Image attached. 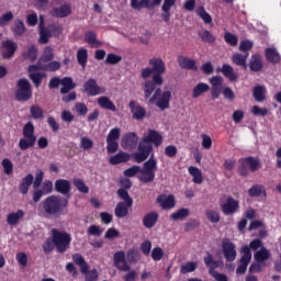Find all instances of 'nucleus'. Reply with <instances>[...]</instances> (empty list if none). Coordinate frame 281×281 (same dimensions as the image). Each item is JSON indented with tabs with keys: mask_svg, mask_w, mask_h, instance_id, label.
<instances>
[{
	"mask_svg": "<svg viewBox=\"0 0 281 281\" xmlns=\"http://www.w3.org/2000/svg\"><path fill=\"white\" fill-rule=\"evenodd\" d=\"M155 170H157V159H155V154H151L149 159L143 164V168L134 165L125 169L123 175L128 178L140 175L138 179L142 183H153L155 181Z\"/></svg>",
	"mask_w": 281,
	"mask_h": 281,
	"instance_id": "nucleus-1",
	"label": "nucleus"
},
{
	"mask_svg": "<svg viewBox=\"0 0 281 281\" xmlns=\"http://www.w3.org/2000/svg\"><path fill=\"white\" fill-rule=\"evenodd\" d=\"M142 258L139 250L131 248L125 252L119 250L113 255V262L119 271H131V265H137Z\"/></svg>",
	"mask_w": 281,
	"mask_h": 281,
	"instance_id": "nucleus-2",
	"label": "nucleus"
},
{
	"mask_svg": "<svg viewBox=\"0 0 281 281\" xmlns=\"http://www.w3.org/2000/svg\"><path fill=\"white\" fill-rule=\"evenodd\" d=\"M42 207L47 216H60L69 207V200L67 198L61 199L58 195H50L42 202Z\"/></svg>",
	"mask_w": 281,
	"mask_h": 281,
	"instance_id": "nucleus-3",
	"label": "nucleus"
},
{
	"mask_svg": "<svg viewBox=\"0 0 281 281\" xmlns=\"http://www.w3.org/2000/svg\"><path fill=\"white\" fill-rule=\"evenodd\" d=\"M262 247V240L254 239L250 241L249 246H243L240 248L241 258L239 259V266L236 269L238 276H245L247 273V267L251 262V249L252 251H258Z\"/></svg>",
	"mask_w": 281,
	"mask_h": 281,
	"instance_id": "nucleus-4",
	"label": "nucleus"
},
{
	"mask_svg": "<svg viewBox=\"0 0 281 281\" xmlns=\"http://www.w3.org/2000/svg\"><path fill=\"white\" fill-rule=\"evenodd\" d=\"M50 234L57 254H65L71 246V235L67 232H60L57 228H53Z\"/></svg>",
	"mask_w": 281,
	"mask_h": 281,
	"instance_id": "nucleus-5",
	"label": "nucleus"
},
{
	"mask_svg": "<svg viewBox=\"0 0 281 281\" xmlns=\"http://www.w3.org/2000/svg\"><path fill=\"white\" fill-rule=\"evenodd\" d=\"M117 196L125 202H119L114 209V214L116 218H124L128 216V207H133V198L128 194L125 189H119L116 191Z\"/></svg>",
	"mask_w": 281,
	"mask_h": 281,
	"instance_id": "nucleus-6",
	"label": "nucleus"
},
{
	"mask_svg": "<svg viewBox=\"0 0 281 281\" xmlns=\"http://www.w3.org/2000/svg\"><path fill=\"white\" fill-rule=\"evenodd\" d=\"M23 136L19 142L20 150H27L29 148H34L36 144V136L34 135V124L29 122L23 127Z\"/></svg>",
	"mask_w": 281,
	"mask_h": 281,
	"instance_id": "nucleus-7",
	"label": "nucleus"
},
{
	"mask_svg": "<svg viewBox=\"0 0 281 281\" xmlns=\"http://www.w3.org/2000/svg\"><path fill=\"white\" fill-rule=\"evenodd\" d=\"M149 65L151 66V70L154 71L151 76V80L161 87L164 85V74H166V63L161 60V58L154 57L149 59Z\"/></svg>",
	"mask_w": 281,
	"mask_h": 281,
	"instance_id": "nucleus-8",
	"label": "nucleus"
},
{
	"mask_svg": "<svg viewBox=\"0 0 281 281\" xmlns=\"http://www.w3.org/2000/svg\"><path fill=\"white\" fill-rule=\"evenodd\" d=\"M151 153L153 144H148L142 138L137 145V151L132 154V158L136 164H144Z\"/></svg>",
	"mask_w": 281,
	"mask_h": 281,
	"instance_id": "nucleus-9",
	"label": "nucleus"
},
{
	"mask_svg": "<svg viewBox=\"0 0 281 281\" xmlns=\"http://www.w3.org/2000/svg\"><path fill=\"white\" fill-rule=\"evenodd\" d=\"M18 90L15 91V100L18 102H27L32 98V85L25 78L18 80Z\"/></svg>",
	"mask_w": 281,
	"mask_h": 281,
	"instance_id": "nucleus-10",
	"label": "nucleus"
},
{
	"mask_svg": "<svg viewBox=\"0 0 281 281\" xmlns=\"http://www.w3.org/2000/svg\"><path fill=\"white\" fill-rule=\"evenodd\" d=\"M172 97V93L170 90L165 91L161 94V88H157L154 92V95L149 99V102H155V100H158L156 102V105L160 111H166V109H170V98Z\"/></svg>",
	"mask_w": 281,
	"mask_h": 281,
	"instance_id": "nucleus-11",
	"label": "nucleus"
},
{
	"mask_svg": "<svg viewBox=\"0 0 281 281\" xmlns=\"http://www.w3.org/2000/svg\"><path fill=\"white\" fill-rule=\"evenodd\" d=\"M222 251L226 262H234L236 260V245L229 239H224L222 243Z\"/></svg>",
	"mask_w": 281,
	"mask_h": 281,
	"instance_id": "nucleus-12",
	"label": "nucleus"
},
{
	"mask_svg": "<svg viewBox=\"0 0 281 281\" xmlns=\"http://www.w3.org/2000/svg\"><path fill=\"white\" fill-rule=\"evenodd\" d=\"M139 144V136L135 132H128L122 137L121 146L124 150H134Z\"/></svg>",
	"mask_w": 281,
	"mask_h": 281,
	"instance_id": "nucleus-13",
	"label": "nucleus"
},
{
	"mask_svg": "<svg viewBox=\"0 0 281 281\" xmlns=\"http://www.w3.org/2000/svg\"><path fill=\"white\" fill-rule=\"evenodd\" d=\"M83 91L87 95L95 97L104 93V88L98 86V80L90 78L83 83Z\"/></svg>",
	"mask_w": 281,
	"mask_h": 281,
	"instance_id": "nucleus-14",
	"label": "nucleus"
},
{
	"mask_svg": "<svg viewBox=\"0 0 281 281\" xmlns=\"http://www.w3.org/2000/svg\"><path fill=\"white\" fill-rule=\"evenodd\" d=\"M221 207L225 216H232V214H236L238 212V210L240 209V203H238V200L228 196L226 199V202L222 204Z\"/></svg>",
	"mask_w": 281,
	"mask_h": 281,
	"instance_id": "nucleus-15",
	"label": "nucleus"
},
{
	"mask_svg": "<svg viewBox=\"0 0 281 281\" xmlns=\"http://www.w3.org/2000/svg\"><path fill=\"white\" fill-rule=\"evenodd\" d=\"M18 48L19 46L16 45V43L12 42L11 40L3 41L1 45L2 58H4L5 60L12 58V56H14V54L16 53Z\"/></svg>",
	"mask_w": 281,
	"mask_h": 281,
	"instance_id": "nucleus-16",
	"label": "nucleus"
},
{
	"mask_svg": "<svg viewBox=\"0 0 281 281\" xmlns=\"http://www.w3.org/2000/svg\"><path fill=\"white\" fill-rule=\"evenodd\" d=\"M142 139L145 140L146 144H154L156 148H158L160 144H164V136L156 130H148L147 135Z\"/></svg>",
	"mask_w": 281,
	"mask_h": 281,
	"instance_id": "nucleus-17",
	"label": "nucleus"
},
{
	"mask_svg": "<svg viewBox=\"0 0 281 281\" xmlns=\"http://www.w3.org/2000/svg\"><path fill=\"white\" fill-rule=\"evenodd\" d=\"M50 16L55 19H67L71 14V4H61L60 7H55L49 12Z\"/></svg>",
	"mask_w": 281,
	"mask_h": 281,
	"instance_id": "nucleus-18",
	"label": "nucleus"
},
{
	"mask_svg": "<svg viewBox=\"0 0 281 281\" xmlns=\"http://www.w3.org/2000/svg\"><path fill=\"white\" fill-rule=\"evenodd\" d=\"M38 69H41V67H38V65L29 66L30 79L32 80V82L36 89H38V87H41V85L43 82V78L45 77V75H43L42 72H34V71H38Z\"/></svg>",
	"mask_w": 281,
	"mask_h": 281,
	"instance_id": "nucleus-19",
	"label": "nucleus"
},
{
	"mask_svg": "<svg viewBox=\"0 0 281 281\" xmlns=\"http://www.w3.org/2000/svg\"><path fill=\"white\" fill-rule=\"evenodd\" d=\"M40 40L38 43L41 45H47L49 43V38H52V34L47 32V27L45 26V16L40 15Z\"/></svg>",
	"mask_w": 281,
	"mask_h": 281,
	"instance_id": "nucleus-20",
	"label": "nucleus"
},
{
	"mask_svg": "<svg viewBox=\"0 0 281 281\" xmlns=\"http://www.w3.org/2000/svg\"><path fill=\"white\" fill-rule=\"evenodd\" d=\"M55 191L58 192V194H63L64 196H69V193L71 192V182L69 180L65 179H58L55 181Z\"/></svg>",
	"mask_w": 281,
	"mask_h": 281,
	"instance_id": "nucleus-21",
	"label": "nucleus"
},
{
	"mask_svg": "<svg viewBox=\"0 0 281 281\" xmlns=\"http://www.w3.org/2000/svg\"><path fill=\"white\" fill-rule=\"evenodd\" d=\"M131 157H133V155L126 151H119L114 156L110 157L109 164H111V166H120V164H126L131 161Z\"/></svg>",
	"mask_w": 281,
	"mask_h": 281,
	"instance_id": "nucleus-22",
	"label": "nucleus"
},
{
	"mask_svg": "<svg viewBox=\"0 0 281 281\" xmlns=\"http://www.w3.org/2000/svg\"><path fill=\"white\" fill-rule=\"evenodd\" d=\"M128 106L131 109L133 120H144L146 117V109L142 108L137 102L132 100L130 101Z\"/></svg>",
	"mask_w": 281,
	"mask_h": 281,
	"instance_id": "nucleus-23",
	"label": "nucleus"
},
{
	"mask_svg": "<svg viewBox=\"0 0 281 281\" xmlns=\"http://www.w3.org/2000/svg\"><path fill=\"white\" fill-rule=\"evenodd\" d=\"M157 221H159V213L150 211L143 217V225L146 229H153L157 225Z\"/></svg>",
	"mask_w": 281,
	"mask_h": 281,
	"instance_id": "nucleus-24",
	"label": "nucleus"
},
{
	"mask_svg": "<svg viewBox=\"0 0 281 281\" xmlns=\"http://www.w3.org/2000/svg\"><path fill=\"white\" fill-rule=\"evenodd\" d=\"M178 64L181 69L199 71V67H196V60L191 59L189 57H186V56L178 57Z\"/></svg>",
	"mask_w": 281,
	"mask_h": 281,
	"instance_id": "nucleus-25",
	"label": "nucleus"
},
{
	"mask_svg": "<svg viewBox=\"0 0 281 281\" xmlns=\"http://www.w3.org/2000/svg\"><path fill=\"white\" fill-rule=\"evenodd\" d=\"M177 0H164V3L161 5V19L165 21V23H168L170 21V10L173 5H176Z\"/></svg>",
	"mask_w": 281,
	"mask_h": 281,
	"instance_id": "nucleus-26",
	"label": "nucleus"
},
{
	"mask_svg": "<svg viewBox=\"0 0 281 281\" xmlns=\"http://www.w3.org/2000/svg\"><path fill=\"white\" fill-rule=\"evenodd\" d=\"M229 82H236L238 80V75L234 72V68L229 64H223L222 68H217Z\"/></svg>",
	"mask_w": 281,
	"mask_h": 281,
	"instance_id": "nucleus-27",
	"label": "nucleus"
},
{
	"mask_svg": "<svg viewBox=\"0 0 281 281\" xmlns=\"http://www.w3.org/2000/svg\"><path fill=\"white\" fill-rule=\"evenodd\" d=\"M25 216L24 210H18L16 212H11L7 215V223L14 227V225H19V221Z\"/></svg>",
	"mask_w": 281,
	"mask_h": 281,
	"instance_id": "nucleus-28",
	"label": "nucleus"
},
{
	"mask_svg": "<svg viewBox=\"0 0 281 281\" xmlns=\"http://www.w3.org/2000/svg\"><path fill=\"white\" fill-rule=\"evenodd\" d=\"M265 56L266 60H268V63H271L272 65H278V63H280L281 60L280 53H278V49L276 48H266Z\"/></svg>",
	"mask_w": 281,
	"mask_h": 281,
	"instance_id": "nucleus-29",
	"label": "nucleus"
},
{
	"mask_svg": "<svg viewBox=\"0 0 281 281\" xmlns=\"http://www.w3.org/2000/svg\"><path fill=\"white\" fill-rule=\"evenodd\" d=\"M157 87H159V83L155 82L154 79L146 80L143 85V91L145 93L146 100L153 95L155 91H157Z\"/></svg>",
	"mask_w": 281,
	"mask_h": 281,
	"instance_id": "nucleus-30",
	"label": "nucleus"
},
{
	"mask_svg": "<svg viewBox=\"0 0 281 281\" xmlns=\"http://www.w3.org/2000/svg\"><path fill=\"white\" fill-rule=\"evenodd\" d=\"M98 104L101 106V109H105V111H112L115 113L117 111V108L115 106V103L109 99V97H100L98 99Z\"/></svg>",
	"mask_w": 281,
	"mask_h": 281,
	"instance_id": "nucleus-31",
	"label": "nucleus"
},
{
	"mask_svg": "<svg viewBox=\"0 0 281 281\" xmlns=\"http://www.w3.org/2000/svg\"><path fill=\"white\" fill-rule=\"evenodd\" d=\"M63 87L60 88V93L63 95L69 93V91L76 89V83H74V79H71V77H64L61 79V83Z\"/></svg>",
	"mask_w": 281,
	"mask_h": 281,
	"instance_id": "nucleus-32",
	"label": "nucleus"
},
{
	"mask_svg": "<svg viewBox=\"0 0 281 281\" xmlns=\"http://www.w3.org/2000/svg\"><path fill=\"white\" fill-rule=\"evenodd\" d=\"M245 162L247 164L250 172H257V170H260L262 168V164L260 162V159L255 157H246L244 158Z\"/></svg>",
	"mask_w": 281,
	"mask_h": 281,
	"instance_id": "nucleus-33",
	"label": "nucleus"
},
{
	"mask_svg": "<svg viewBox=\"0 0 281 281\" xmlns=\"http://www.w3.org/2000/svg\"><path fill=\"white\" fill-rule=\"evenodd\" d=\"M72 261L77 265L81 271V273H87V269H89V263L85 260V257L80 254L72 255Z\"/></svg>",
	"mask_w": 281,
	"mask_h": 281,
	"instance_id": "nucleus-34",
	"label": "nucleus"
},
{
	"mask_svg": "<svg viewBox=\"0 0 281 281\" xmlns=\"http://www.w3.org/2000/svg\"><path fill=\"white\" fill-rule=\"evenodd\" d=\"M250 71H262V59L260 55H252L250 63H249Z\"/></svg>",
	"mask_w": 281,
	"mask_h": 281,
	"instance_id": "nucleus-35",
	"label": "nucleus"
},
{
	"mask_svg": "<svg viewBox=\"0 0 281 281\" xmlns=\"http://www.w3.org/2000/svg\"><path fill=\"white\" fill-rule=\"evenodd\" d=\"M271 258V252H269V249L262 247L259 251L255 254V260L256 262H261L265 265L266 260H269Z\"/></svg>",
	"mask_w": 281,
	"mask_h": 281,
	"instance_id": "nucleus-36",
	"label": "nucleus"
},
{
	"mask_svg": "<svg viewBox=\"0 0 281 281\" xmlns=\"http://www.w3.org/2000/svg\"><path fill=\"white\" fill-rule=\"evenodd\" d=\"M54 60V48L50 46H46L44 48L43 55L40 58L37 65H41V63H52Z\"/></svg>",
	"mask_w": 281,
	"mask_h": 281,
	"instance_id": "nucleus-37",
	"label": "nucleus"
},
{
	"mask_svg": "<svg viewBox=\"0 0 281 281\" xmlns=\"http://www.w3.org/2000/svg\"><path fill=\"white\" fill-rule=\"evenodd\" d=\"M261 194H263V196H267V189L262 184H254L248 190L249 196H260Z\"/></svg>",
	"mask_w": 281,
	"mask_h": 281,
	"instance_id": "nucleus-38",
	"label": "nucleus"
},
{
	"mask_svg": "<svg viewBox=\"0 0 281 281\" xmlns=\"http://www.w3.org/2000/svg\"><path fill=\"white\" fill-rule=\"evenodd\" d=\"M189 175L193 177L192 181L193 183H196L198 186H201L203 183V173L200 171L196 167H189Z\"/></svg>",
	"mask_w": 281,
	"mask_h": 281,
	"instance_id": "nucleus-39",
	"label": "nucleus"
},
{
	"mask_svg": "<svg viewBox=\"0 0 281 281\" xmlns=\"http://www.w3.org/2000/svg\"><path fill=\"white\" fill-rule=\"evenodd\" d=\"M131 8H133V10H142V8L153 10V5H150V0H131Z\"/></svg>",
	"mask_w": 281,
	"mask_h": 281,
	"instance_id": "nucleus-40",
	"label": "nucleus"
},
{
	"mask_svg": "<svg viewBox=\"0 0 281 281\" xmlns=\"http://www.w3.org/2000/svg\"><path fill=\"white\" fill-rule=\"evenodd\" d=\"M210 86L207 83L200 82L193 88L192 98H201L202 93H207Z\"/></svg>",
	"mask_w": 281,
	"mask_h": 281,
	"instance_id": "nucleus-41",
	"label": "nucleus"
},
{
	"mask_svg": "<svg viewBox=\"0 0 281 281\" xmlns=\"http://www.w3.org/2000/svg\"><path fill=\"white\" fill-rule=\"evenodd\" d=\"M265 93H267V89L263 86H256L252 90L256 102H265Z\"/></svg>",
	"mask_w": 281,
	"mask_h": 281,
	"instance_id": "nucleus-42",
	"label": "nucleus"
},
{
	"mask_svg": "<svg viewBox=\"0 0 281 281\" xmlns=\"http://www.w3.org/2000/svg\"><path fill=\"white\" fill-rule=\"evenodd\" d=\"M87 60H89V53L87 52V48H80L77 52V61L81 67H83V69L87 67Z\"/></svg>",
	"mask_w": 281,
	"mask_h": 281,
	"instance_id": "nucleus-43",
	"label": "nucleus"
},
{
	"mask_svg": "<svg viewBox=\"0 0 281 281\" xmlns=\"http://www.w3.org/2000/svg\"><path fill=\"white\" fill-rule=\"evenodd\" d=\"M158 203H161L162 210H172L175 207L176 202H175V195H169L168 198H165L161 200V198L157 199Z\"/></svg>",
	"mask_w": 281,
	"mask_h": 281,
	"instance_id": "nucleus-44",
	"label": "nucleus"
},
{
	"mask_svg": "<svg viewBox=\"0 0 281 281\" xmlns=\"http://www.w3.org/2000/svg\"><path fill=\"white\" fill-rule=\"evenodd\" d=\"M12 32L14 36H23L25 34V23L23 20H15Z\"/></svg>",
	"mask_w": 281,
	"mask_h": 281,
	"instance_id": "nucleus-45",
	"label": "nucleus"
},
{
	"mask_svg": "<svg viewBox=\"0 0 281 281\" xmlns=\"http://www.w3.org/2000/svg\"><path fill=\"white\" fill-rule=\"evenodd\" d=\"M249 57V53L243 54H235L232 57V60L234 65H237L238 67H245L247 65V58Z\"/></svg>",
	"mask_w": 281,
	"mask_h": 281,
	"instance_id": "nucleus-46",
	"label": "nucleus"
},
{
	"mask_svg": "<svg viewBox=\"0 0 281 281\" xmlns=\"http://www.w3.org/2000/svg\"><path fill=\"white\" fill-rule=\"evenodd\" d=\"M190 216L189 209H180L176 213L170 215L171 221H183V218H188Z\"/></svg>",
	"mask_w": 281,
	"mask_h": 281,
	"instance_id": "nucleus-47",
	"label": "nucleus"
},
{
	"mask_svg": "<svg viewBox=\"0 0 281 281\" xmlns=\"http://www.w3.org/2000/svg\"><path fill=\"white\" fill-rule=\"evenodd\" d=\"M85 41L88 43V45H91V47H100L102 45L93 32H87L85 35Z\"/></svg>",
	"mask_w": 281,
	"mask_h": 281,
	"instance_id": "nucleus-48",
	"label": "nucleus"
},
{
	"mask_svg": "<svg viewBox=\"0 0 281 281\" xmlns=\"http://www.w3.org/2000/svg\"><path fill=\"white\" fill-rule=\"evenodd\" d=\"M47 32L50 33V36H59L63 34V26L58 23H50L46 27Z\"/></svg>",
	"mask_w": 281,
	"mask_h": 281,
	"instance_id": "nucleus-49",
	"label": "nucleus"
},
{
	"mask_svg": "<svg viewBox=\"0 0 281 281\" xmlns=\"http://www.w3.org/2000/svg\"><path fill=\"white\" fill-rule=\"evenodd\" d=\"M198 263L195 261H188L187 263L182 265L180 268V273L186 276V273H193L196 271Z\"/></svg>",
	"mask_w": 281,
	"mask_h": 281,
	"instance_id": "nucleus-50",
	"label": "nucleus"
},
{
	"mask_svg": "<svg viewBox=\"0 0 281 281\" xmlns=\"http://www.w3.org/2000/svg\"><path fill=\"white\" fill-rule=\"evenodd\" d=\"M38 56V49L36 46L32 45L26 53L23 54V57L27 60H31V63H35L36 58Z\"/></svg>",
	"mask_w": 281,
	"mask_h": 281,
	"instance_id": "nucleus-51",
	"label": "nucleus"
},
{
	"mask_svg": "<svg viewBox=\"0 0 281 281\" xmlns=\"http://www.w3.org/2000/svg\"><path fill=\"white\" fill-rule=\"evenodd\" d=\"M199 37L203 43H216V37L212 35V32L205 30L203 32H199Z\"/></svg>",
	"mask_w": 281,
	"mask_h": 281,
	"instance_id": "nucleus-52",
	"label": "nucleus"
},
{
	"mask_svg": "<svg viewBox=\"0 0 281 281\" xmlns=\"http://www.w3.org/2000/svg\"><path fill=\"white\" fill-rule=\"evenodd\" d=\"M30 113L33 120H43L45 115V113L43 112V109L38 105H32L30 108Z\"/></svg>",
	"mask_w": 281,
	"mask_h": 281,
	"instance_id": "nucleus-53",
	"label": "nucleus"
},
{
	"mask_svg": "<svg viewBox=\"0 0 281 281\" xmlns=\"http://www.w3.org/2000/svg\"><path fill=\"white\" fill-rule=\"evenodd\" d=\"M196 14L198 16H200V19H202V21H204V23L206 24L212 23V15H210V13L205 11L204 7H199L196 10Z\"/></svg>",
	"mask_w": 281,
	"mask_h": 281,
	"instance_id": "nucleus-54",
	"label": "nucleus"
},
{
	"mask_svg": "<svg viewBox=\"0 0 281 281\" xmlns=\"http://www.w3.org/2000/svg\"><path fill=\"white\" fill-rule=\"evenodd\" d=\"M74 186L82 194H89V187L85 184V181H82V179H79V178L74 179Z\"/></svg>",
	"mask_w": 281,
	"mask_h": 281,
	"instance_id": "nucleus-55",
	"label": "nucleus"
},
{
	"mask_svg": "<svg viewBox=\"0 0 281 281\" xmlns=\"http://www.w3.org/2000/svg\"><path fill=\"white\" fill-rule=\"evenodd\" d=\"M85 277V281H98L100 278V273H98V269L89 270L87 269L86 272H81Z\"/></svg>",
	"mask_w": 281,
	"mask_h": 281,
	"instance_id": "nucleus-56",
	"label": "nucleus"
},
{
	"mask_svg": "<svg viewBox=\"0 0 281 281\" xmlns=\"http://www.w3.org/2000/svg\"><path fill=\"white\" fill-rule=\"evenodd\" d=\"M205 216L210 223H218L221 221V214L214 210H206Z\"/></svg>",
	"mask_w": 281,
	"mask_h": 281,
	"instance_id": "nucleus-57",
	"label": "nucleus"
},
{
	"mask_svg": "<svg viewBox=\"0 0 281 281\" xmlns=\"http://www.w3.org/2000/svg\"><path fill=\"white\" fill-rule=\"evenodd\" d=\"M15 260L22 269H25V267H27V254H25L24 251L18 252L15 255Z\"/></svg>",
	"mask_w": 281,
	"mask_h": 281,
	"instance_id": "nucleus-58",
	"label": "nucleus"
},
{
	"mask_svg": "<svg viewBox=\"0 0 281 281\" xmlns=\"http://www.w3.org/2000/svg\"><path fill=\"white\" fill-rule=\"evenodd\" d=\"M238 175L240 177H247L249 175V166L245 161V158L239 159Z\"/></svg>",
	"mask_w": 281,
	"mask_h": 281,
	"instance_id": "nucleus-59",
	"label": "nucleus"
},
{
	"mask_svg": "<svg viewBox=\"0 0 281 281\" xmlns=\"http://www.w3.org/2000/svg\"><path fill=\"white\" fill-rule=\"evenodd\" d=\"M224 41L227 45H231V47H236V45H238V36L229 32L224 34Z\"/></svg>",
	"mask_w": 281,
	"mask_h": 281,
	"instance_id": "nucleus-60",
	"label": "nucleus"
},
{
	"mask_svg": "<svg viewBox=\"0 0 281 281\" xmlns=\"http://www.w3.org/2000/svg\"><path fill=\"white\" fill-rule=\"evenodd\" d=\"M117 63H122V56L114 53L108 54L105 58V65H117Z\"/></svg>",
	"mask_w": 281,
	"mask_h": 281,
	"instance_id": "nucleus-61",
	"label": "nucleus"
},
{
	"mask_svg": "<svg viewBox=\"0 0 281 281\" xmlns=\"http://www.w3.org/2000/svg\"><path fill=\"white\" fill-rule=\"evenodd\" d=\"M120 135H122L120 127H114L109 132L106 139L110 142H117V139H120Z\"/></svg>",
	"mask_w": 281,
	"mask_h": 281,
	"instance_id": "nucleus-62",
	"label": "nucleus"
},
{
	"mask_svg": "<svg viewBox=\"0 0 281 281\" xmlns=\"http://www.w3.org/2000/svg\"><path fill=\"white\" fill-rule=\"evenodd\" d=\"M2 168L4 170V175H12L14 170V165L12 164L11 159L4 158L2 160Z\"/></svg>",
	"mask_w": 281,
	"mask_h": 281,
	"instance_id": "nucleus-63",
	"label": "nucleus"
},
{
	"mask_svg": "<svg viewBox=\"0 0 281 281\" xmlns=\"http://www.w3.org/2000/svg\"><path fill=\"white\" fill-rule=\"evenodd\" d=\"M151 258L155 262H159L164 258V249L161 247H156L151 250Z\"/></svg>",
	"mask_w": 281,
	"mask_h": 281,
	"instance_id": "nucleus-64",
	"label": "nucleus"
}]
</instances>
